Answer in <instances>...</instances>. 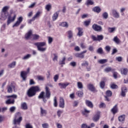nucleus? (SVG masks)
Listing matches in <instances>:
<instances>
[{"mask_svg": "<svg viewBox=\"0 0 128 128\" xmlns=\"http://www.w3.org/2000/svg\"><path fill=\"white\" fill-rule=\"evenodd\" d=\"M128 92V88L126 86H123L122 88V92H121V96L123 98H124L126 96V94Z\"/></svg>", "mask_w": 128, "mask_h": 128, "instance_id": "15", "label": "nucleus"}, {"mask_svg": "<svg viewBox=\"0 0 128 128\" xmlns=\"http://www.w3.org/2000/svg\"><path fill=\"white\" fill-rule=\"evenodd\" d=\"M114 42H116V44H120V40L116 36L114 37V38L113 39Z\"/></svg>", "mask_w": 128, "mask_h": 128, "instance_id": "41", "label": "nucleus"}, {"mask_svg": "<svg viewBox=\"0 0 128 128\" xmlns=\"http://www.w3.org/2000/svg\"><path fill=\"white\" fill-rule=\"evenodd\" d=\"M102 16L103 18H104V20L108 19V14L106 12H104L102 14Z\"/></svg>", "mask_w": 128, "mask_h": 128, "instance_id": "49", "label": "nucleus"}, {"mask_svg": "<svg viewBox=\"0 0 128 128\" xmlns=\"http://www.w3.org/2000/svg\"><path fill=\"white\" fill-rule=\"evenodd\" d=\"M38 98H42L43 102H46V97L44 96V92H42L40 93V95L38 96Z\"/></svg>", "mask_w": 128, "mask_h": 128, "instance_id": "19", "label": "nucleus"}, {"mask_svg": "<svg viewBox=\"0 0 128 128\" xmlns=\"http://www.w3.org/2000/svg\"><path fill=\"white\" fill-rule=\"evenodd\" d=\"M98 62L101 64H104L106 62H108V59H102L98 60Z\"/></svg>", "mask_w": 128, "mask_h": 128, "instance_id": "34", "label": "nucleus"}, {"mask_svg": "<svg viewBox=\"0 0 128 128\" xmlns=\"http://www.w3.org/2000/svg\"><path fill=\"white\" fill-rule=\"evenodd\" d=\"M60 77V76L58 74H56L54 77V80L55 82H56L58 80V78Z\"/></svg>", "mask_w": 128, "mask_h": 128, "instance_id": "55", "label": "nucleus"}, {"mask_svg": "<svg viewBox=\"0 0 128 128\" xmlns=\"http://www.w3.org/2000/svg\"><path fill=\"white\" fill-rule=\"evenodd\" d=\"M87 88L89 90L90 92H96V87L94 86L92 84H89L87 85Z\"/></svg>", "mask_w": 128, "mask_h": 128, "instance_id": "16", "label": "nucleus"}, {"mask_svg": "<svg viewBox=\"0 0 128 128\" xmlns=\"http://www.w3.org/2000/svg\"><path fill=\"white\" fill-rule=\"evenodd\" d=\"M6 104H14V99H8L6 102Z\"/></svg>", "mask_w": 128, "mask_h": 128, "instance_id": "25", "label": "nucleus"}, {"mask_svg": "<svg viewBox=\"0 0 128 128\" xmlns=\"http://www.w3.org/2000/svg\"><path fill=\"white\" fill-rule=\"evenodd\" d=\"M16 14H14L13 16H12V14H9L7 20V26H9L11 22L16 20Z\"/></svg>", "mask_w": 128, "mask_h": 128, "instance_id": "4", "label": "nucleus"}, {"mask_svg": "<svg viewBox=\"0 0 128 128\" xmlns=\"http://www.w3.org/2000/svg\"><path fill=\"white\" fill-rule=\"evenodd\" d=\"M54 106L56 108L58 106V101L56 100V97H54Z\"/></svg>", "mask_w": 128, "mask_h": 128, "instance_id": "57", "label": "nucleus"}, {"mask_svg": "<svg viewBox=\"0 0 128 128\" xmlns=\"http://www.w3.org/2000/svg\"><path fill=\"white\" fill-rule=\"evenodd\" d=\"M112 91L108 90L106 92V95L107 96H112Z\"/></svg>", "mask_w": 128, "mask_h": 128, "instance_id": "53", "label": "nucleus"}, {"mask_svg": "<svg viewBox=\"0 0 128 128\" xmlns=\"http://www.w3.org/2000/svg\"><path fill=\"white\" fill-rule=\"evenodd\" d=\"M92 12H96L97 14H100L102 12V8L99 6H95L92 9Z\"/></svg>", "mask_w": 128, "mask_h": 128, "instance_id": "20", "label": "nucleus"}, {"mask_svg": "<svg viewBox=\"0 0 128 128\" xmlns=\"http://www.w3.org/2000/svg\"><path fill=\"white\" fill-rule=\"evenodd\" d=\"M112 16L115 18H120V13L116 10H112Z\"/></svg>", "mask_w": 128, "mask_h": 128, "instance_id": "11", "label": "nucleus"}, {"mask_svg": "<svg viewBox=\"0 0 128 128\" xmlns=\"http://www.w3.org/2000/svg\"><path fill=\"white\" fill-rule=\"evenodd\" d=\"M57 128H62V125L58 122L56 123Z\"/></svg>", "mask_w": 128, "mask_h": 128, "instance_id": "64", "label": "nucleus"}, {"mask_svg": "<svg viewBox=\"0 0 128 128\" xmlns=\"http://www.w3.org/2000/svg\"><path fill=\"white\" fill-rule=\"evenodd\" d=\"M25 128H34V127H32V124H26Z\"/></svg>", "mask_w": 128, "mask_h": 128, "instance_id": "59", "label": "nucleus"}, {"mask_svg": "<svg viewBox=\"0 0 128 128\" xmlns=\"http://www.w3.org/2000/svg\"><path fill=\"white\" fill-rule=\"evenodd\" d=\"M40 116H46L48 114V112L42 107L40 108Z\"/></svg>", "mask_w": 128, "mask_h": 128, "instance_id": "18", "label": "nucleus"}, {"mask_svg": "<svg viewBox=\"0 0 128 128\" xmlns=\"http://www.w3.org/2000/svg\"><path fill=\"white\" fill-rule=\"evenodd\" d=\"M66 57H63L62 60L59 62V64H66Z\"/></svg>", "mask_w": 128, "mask_h": 128, "instance_id": "37", "label": "nucleus"}, {"mask_svg": "<svg viewBox=\"0 0 128 128\" xmlns=\"http://www.w3.org/2000/svg\"><path fill=\"white\" fill-rule=\"evenodd\" d=\"M97 52L100 54H104V50H102V48H99L97 50Z\"/></svg>", "mask_w": 128, "mask_h": 128, "instance_id": "48", "label": "nucleus"}, {"mask_svg": "<svg viewBox=\"0 0 128 128\" xmlns=\"http://www.w3.org/2000/svg\"><path fill=\"white\" fill-rule=\"evenodd\" d=\"M31 56H32V55L30 54H28L27 55H26L25 56H24V58H22V60H28V58H30Z\"/></svg>", "mask_w": 128, "mask_h": 128, "instance_id": "42", "label": "nucleus"}, {"mask_svg": "<svg viewBox=\"0 0 128 128\" xmlns=\"http://www.w3.org/2000/svg\"><path fill=\"white\" fill-rule=\"evenodd\" d=\"M86 104L88 106L89 108H94V104H92V102L88 100H86Z\"/></svg>", "mask_w": 128, "mask_h": 128, "instance_id": "26", "label": "nucleus"}, {"mask_svg": "<svg viewBox=\"0 0 128 128\" xmlns=\"http://www.w3.org/2000/svg\"><path fill=\"white\" fill-rule=\"evenodd\" d=\"M10 10V6H4L2 10V12H8V10Z\"/></svg>", "mask_w": 128, "mask_h": 128, "instance_id": "28", "label": "nucleus"}, {"mask_svg": "<svg viewBox=\"0 0 128 128\" xmlns=\"http://www.w3.org/2000/svg\"><path fill=\"white\" fill-rule=\"evenodd\" d=\"M45 8L47 10V12H50V10H52V4H48L47 5H46Z\"/></svg>", "mask_w": 128, "mask_h": 128, "instance_id": "39", "label": "nucleus"}, {"mask_svg": "<svg viewBox=\"0 0 128 128\" xmlns=\"http://www.w3.org/2000/svg\"><path fill=\"white\" fill-rule=\"evenodd\" d=\"M76 94L78 96H84V92L82 91H78L76 92Z\"/></svg>", "mask_w": 128, "mask_h": 128, "instance_id": "50", "label": "nucleus"}, {"mask_svg": "<svg viewBox=\"0 0 128 128\" xmlns=\"http://www.w3.org/2000/svg\"><path fill=\"white\" fill-rule=\"evenodd\" d=\"M46 90V96H44L46 97V98H48V100L50 98V88L46 86L45 88Z\"/></svg>", "mask_w": 128, "mask_h": 128, "instance_id": "12", "label": "nucleus"}, {"mask_svg": "<svg viewBox=\"0 0 128 128\" xmlns=\"http://www.w3.org/2000/svg\"><path fill=\"white\" fill-rule=\"evenodd\" d=\"M104 40V36L102 35H98L97 36V40L98 42H100V40Z\"/></svg>", "mask_w": 128, "mask_h": 128, "instance_id": "45", "label": "nucleus"}, {"mask_svg": "<svg viewBox=\"0 0 128 128\" xmlns=\"http://www.w3.org/2000/svg\"><path fill=\"white\" fill-rule=\"evenodd\" d=\"M24 20V18L22 16H20L17 18V21L13 25L12 28H16L22 24V20Z\"/></svg>", "mask_w": 128, "mask_h": 128, "instance_id": "7", "label": "nucleus"}, {"mask_svg": "<svg viewBox=\"0 0 128 128\" xmlns=\"http://www.w3.org/2000/svg\"><path fill=\"white\" fill-rule=\"evenodd\" d=\"M77 86L78 88H84V85H82V82H77Z\"/></svg>", "mask_w": 128, "mask_h": 128, "instance_id": "44", "label": "nucleus"}, {"mask_svg": "<svg viewBox=\"0 0 128 128\" xmlns=\"http://www.w3.org/2000/svg\"><path fill=\"white\" fill-rule=\"evenodd\" d=\"M112 68L111 67H108L104 69V72H112Z\"/></svg>", "mask_w": 128, "mask_h": 128, "instance_id": "47", "label": "nucleus"}, {"mask_svg": "<svg viewBox=\"0 0 128 128\" xmlns=\"http://www.w3.org/2000/svg\"><path fill=\"white\" fill-rule=\"evenodd\" d=\"M105 50L106 52H110V46H107L105 47Z\"/></svg>", "mask_w": 128, "mask_h": 128, "instance_id": "60", "label": "nucleus"}, {"mask_svg": "<svg viewBox=\"0 0 128 128\" xmlns=\"http://www.w3.org/2000/svg\"><path fill=\"white\" fill-rule=\"evenodd\" d=\"M116 27H113V28L109 27L108 28V32H109L110 34H114V32H116Z\"/></svg>", "mask_w": 128, "mask_h": 128, "instance_id": "23", "label": "nucleus"}, {"mask_svg": "<svg viewBox=\"0 0 128 128\" xmlns=\"http://www.w3.org/2000/svg\"><path fill=\"white\" fill-rule=\"evenodd\" d=\"M40 92V88L38 86L31 87L28 91L27 94L29 98H32L36 94V92Z\"/></svg>", "mask_w": 128, "mask_h": 128, "instance_id": "2", "label": "nucleus"}, {"mask_svg": "<svg viewBox=\"0 0 128 128\" xmlns=\"http://www.w3.org/2000/svg\"><path fill=\"white\" fill-rule=\"evenodd\" d=\"M124 118H126V116L123 114L118 117V120L122 122H124Z\"/></svg>", "mask_w": 128, "mask_h": 128, "instance_id": "30", "label": "nucleus"}, {"mask_svg": "<svg viewBox=\"0 0 128 128\" xmlns=\"http://www.w3.org/2000/svg\"><path fill=\"white\" fill-rule=\"evenodd\" d=\"M104 86H105L104 82V81L101 82L100 83V86L101 88H104Z\"/></svg>", "mask_w": 128, "mask_h": 128, "instance_id": "61", "label": "nucleus"}, {"mask_svg": "<svg viewBox=\"0 0 128 128\" xmlns=\"http://www.w3.org/2000/svg\"><path fill=\"white\" fill-rule=\"evenodd\" d=\"M94 4V0H87L86 4V6H92Z\"/></svg>", "mask_w": 128, "mask_h": 128, "instance_id": "32", "label": "nucleus"}, {"mask_svg": "<svg viewBox=\"0 0 128 128\" xmlns=\"http://www.w3.org/2000/svg\"><path fill=\"white\" fill-rule=\"evenodd\" d=\"M14 88V86L12 84H10L8 86V92L10 94L12 92V89Z\"/></svg>", "mask_w": 128, "mask_h": 128, "instance_id": "24", "label": "nucleus"}, {"mask_svg": "<svg viewBox=\"0 0 128 128\" xmlns=\"http://www.w3.org/2000/svg\"><path fill=\"white\" fill-rule=\"evenodd\" d=\"M92 28L95 30V32H102V28L96 24H94L92 26Z\"/></svg>", "mask_w": 128, "mask_h": 128, "instance_id": "9", "label": "nucleus"}, {"mask_svg": "<svg viewBox=\"0 0 128 128\" xmlns=\"http://www.w3.org/2000/svg\"><path fill=\"white\" fill-rule=\"evenodd\" d=\"M90 112V111L87 110L86 108H84V110L82 111V114L83 116H88V114Z\"/></svg>", "mask_w": 128, "mask_h": 128, "instance_id": "22", "label": "nucleus"}, {"mask_svg": "<svg viewBox=\"0 0 128 128\" xmlns=\"http://www.w3.org/2000/svg\"><path fill=\"white\" fill-rule=\"evenodd\" d=\"M9 68H14L16 66V62H14L8 65Z\"/></svg>", "mask_w": 128, "mask_h": 128, "instance_id": "54", "label": "nucleus"}, {"mask_svg": "<svg viewBox=\"0 0 128 128\" xmlns=\"http://www.w3.org/2000/svg\"><path fill=\"white\" fill-rule=\"evenodd\" d=\"M77 29L78 30V36H82V34H84V32H82V28H78Z\"/></svg>", "mask_w": 128, "mask_h": 128, "instance_id": "29", "label": "nucleus"}, {"mask_svg": "<svg viewBox=\"0 0 128 128\" xmlns=\"http://www.w3.org/2000/svg\"><path fill=\"white\" fill-rule=\"evenodd\" d=\"M52 40H54L52 39V37H48V44H50L52 42Z\"/></svg>", "mask_w": 128, "mask_h": 128, "instance_id": "63", "label": "nucleus"}, {"mask_svg": "<svg viewBox=\"0 0 128 128\" xmlns=\"http://www.w3.org/2000/svg\"><path fill=\"white\" fill-rule=\"evenodd\" d=\"M32 38V30H29L25 35V38L26 40H30Z\"/></svg>", "mask_w": 128, "mask_h": 128, "instance_id": "14", "label": "nucleus"}, {"mask_svg": "<svg viewBox=\"0 0 128 128\" xmlns=\"http://www.w3.org/2000/svg\"><path fill=\"white\" fill-rule=\"evenodd\" d=\"M88 52L86 50L83 51L80 53H76L74 54L76 58H84V54Z\"/></svg>", "mask_w": 128, "mask_h": 128, "instance_id": "10", "label": "nucleus"}, {"mask_svg": "<svg viewBox=\"0 0 128 128\" xmlns=\"http://www.w3.org/2000/svg\"><path fill=\"white\" fill-rule=\"evenodd\" d=\"M32 38L33 40H38V38H40V36L39 35L36 34H32Z\"/></svg>", "mask_w": 128, "mask_h": 128, "instance_id": "35", "label": "nucleus"}, {"mask_svg": "<svg viewBox=\"0 0 128 128\" xmlns=\"http://www.w3.org/2000/svg\"><path fill=\"white\" fill-rule=\"evenodd\" d=\"M54 58H53L54 62H56V60L57 61L58 60V54H54Z\"/></svg>", "mask_w": 128, "mask_h": 128, "instance_id": "62", "label": "nucleus"}, {"mask_svg": "<svg viewBox=\"0 0 128 128\" xmlns=\"http://www.w3.org/2000/svg\"><path fill=\"white\" fill-rule=\"evenodd\" d=\"M16 108L14 106H12L10 108L9 110L10 112L12 114H13V112H16Z\"/></svg>", "mask_w": 128, "mask_h": 128, "instance_id": "43", "label": "nucleus"}, {"mask_svg": "<svg viewBox=\"0 0 128 128\" xmlns=\"http://www.w3.org/2000/svg\"><path fill=\"white\" fill-rule=\"evenodd\" d=\"M106 105L104 102H101L99 105L100 108H106Z\"/></svg>", "mask_w": 128, "mask_h": 128, "instance_id": "46", "label": "nucleus"}, {"mask_svg": "<svg viewBox=\"0 0 128 128\" xmlns=\"http://www.w3.org/2000/svg\"><path fill=\"white\" fill-rule=\"evenodd\" d=\"M128 68H122L121 69V74H124V76H126V74H128Z\"/></svg>", "mask_w": 128, "mask_h": 128, "instance_id": "27", "label": "nucleus"}, {"mask_svg": "<svg viewBox=\"0 0 128 128\" xmlns=\"http://www.w3.org/2000/svg\"><path fill=\"white\" fill-rule=\"evenodd\" d=\"M59 106L61 108H64V100L62 97L60 98Z\"/></svg>", "mask_w": 128, "mask_h": 128, "instance_id": "13", "label": "nucleus"}, {"mask_svg": "<svg viewBox=\"0 0 128 128\" xmlns=\"http://www.w3.org/2000/svg\"><path fill=\"white\" fill-rule=\"evenodd\" d=\"M58 86L60 88H66L68 86H69L70 83L66 82H60L58 83Z\"/></svg>", "mask_w": 128, "mask_h": 128, "instance_id": "17", "label": "nucleus"}, {"mask_svg": "<svg viewBox=\"0 0 128 128\" xmlns=\"http://www.w3.org/2000/svg\"><path fill=\"white\" fill-rule=\"evenodd\" d=\"M82 66H85L86 68L88 66V62L86 61H84L82 64Z\"/></svg>", "mask_w": 128, "mask_h": 128, "instance_id": "56", "label": "nucleus"}, {"mask_svg": "<svg viewBox=\"0 0 128 128\" xmlns=\"http://www.w3.org/2000/svg\"><path fill=\"white\" fill-rule=\"evenodd\" d=\"M58 12H55L52 17V20L54 21V20H56L58 19Z\"/></svg>", "mask_w": 128, "mask_h": 128, "instance_id": "31", "label": "nucleus"}, {"mask_svg": "<svg viewBox=\"0 0 128 128\" xmlns=\"http://www.w3.org/2000/svg\"><path fill=\"white\" fill-rule=\"evenodd\" d=\"M40 12L38 11L34 16L33 17V20H35L36 18H40Z\"/></svg>", "mask_w": 128, "mask_h": 128, "instance_id": "33", "label": "nucleus"}, {"mask_svg": "<svg viewBox=\"0 0 128 128\" xmlns=\"http://www.w3.org/2000/svg\"><path fill=\"white\" fill-rule=\"evenodd\" d=\"M21 108L22 110H28V105L26 104V103H22L21 105Z\"/></svg>", "mask_w": 128, "mask_h": 128, "instance_id": "36", "label": "nucleus"}, {"mask_svg": "<svg viewBox=\"0 0 128 128\" xmlns=\"http://www.w3.org/2000/svg\"><path fill=\"white\" fill-rule=\"evenodd\" d=\"M34 44L37 46L38 50L39 52H46V48H42L46 44V42H37L34 43Z\"/></svg>", "mask_w": 128, "mask_h": 128, "instance_id": "3", "label": "nucleus"}, {"mask_svg": "<svg viewBox=\"0 0 128 128\" xmlns=\"http://www.w3.org/2000/svg\"><path fill=\"white\" fill-rule=\"evenodd\" d=\"M62 112H63L62 110H58L57 112V116H58V118H60Z\"/></svg>", "mask_w": 128, "mask_h": 128, "instance_id": "58", "label": "nucleus"}, {"mask_svg": "<svg viewBox=\"0 0 128 128\" xmlns=\"http://www.w3.org/2000/svg\"><path fill=\"white\" fill-rule=\"evenodd\" d=\"M60 26L64 28H68V24L67 22H62L60 23Z\"/></svg>", "mask_w": 128, "mask_h": 128, "instance_id": "40", "label": "nucleus"}, {"mask_svg": "<svg viewBox=\"0 0 128 128\" xmlns=\"http://www.w3.org/2000/svg\"><path fill=\"white\" fill-rule=\"evenodd\" d=\"M36 78L38 80H44V77L42 76H36Z\"/></svg>", "mask_w": 128, "mask_h": 128, "instance_id": "51", "label": "nucleus"}, {"mask_svg": "<svg viewBox=\"0 0 128 128\" xmlns=\"http://www.w3.org/2000/svg\"><path fill=\"white\" fill-rule=\"evenodd\" d=\"M42 128H49L50 125L48 123H44L42 124Z\"/></svg>", "mask_w": 128, "mask_h": 128, "instance_id": "52", "label": "nucleus"}, {"mask_svg": "<svg viewBox=\"0 0 128 128\" xmlns=\"http://www.w3.org/2000/svg\"><path fill=\"white\" fill-rule=\"evenodd\" d=\"M100 112L97 111L96 114L94 115L92 120L94 122H98L100 120Z\"/></svg>", "mask_w": 128, "mask_h": 128, "instance_id": "8", "label": "nucleus"}, {"mask_svg": "<svg viewBox=\"0 0 128 128\" xmlns=\"http://www.w3.org/2000/svg\"><path fill=\"white\" fill-rule=\"evenodd\" d=\"M30 68H28L27 71H22L20 73L21 78H22L23 80H26L27 76L28 74L30 72Z\"/></svg>", "mask_w": 128, "mask_h": 128, "instance_id": "5", "label": "nucleus"}, {"mask_svg": "<svg viewBox=\"0 0 128 128\" xmlns=\"http://www.w3.org/2000/svg\"><path fill=\"white\" fill-rule=\"evenodd\" d=\"M10 14L8 12H1L0 14V20H6L8 18Z\"/></svg>", "mask_w": 128, "mask_h": 128, "instance_id": "6", "label": "nucleus"}, {"mask_svg": "<svg viewBox=\"0 0 128 128\" xmlns=\"http://www.w3.org/2000/svg\"><path fill=\"white\" fill-rule=\"evenodd\" d=\"M67 34L68 36V38H72V36H73L72 31L69 30V31L67 32Z\"/></svg>", "mask_w": 128, "mask_h": 128, "instance_id": "38", "label": "nucleus"}, {"mask_svg": "<svg viewBox=\"0 0 128 128\" xmlns=\"http://www.w3.org/2000/svg\"><path fill=\"white\" fill-rule=\"evenodd\" d=\"M118 104H116L111 110V112L113 114H116L118 112Z\"/></svg>", "mask_w": 128, "mask_h": 128, "instance_id": "21", "label": "nucleus"}, {"mask_svg": "<svg viewBox=\"0 0 128 128\" xmlns=\"http://www.w3.org/2000/svg\"><path fill=\"white\" fill-rule=\"evenodd\" d=\"M22 120V114L20 112H18L16 114L15 117L13 121V124L14 125L12 128H20L16 126V124L20 126V122Z\"/></svg>", "mask_w": 128, "mask_h": 128, "instance_id": "1", "label": "nucleus"}]
</instances>
